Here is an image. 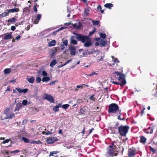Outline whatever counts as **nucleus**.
<instances>
[{"label": "nucleus", "mask_w": 157, "mask_h": 157, "mask_svg": "<svg viewBox=\"0 0 157 157\" xmlns=\"http://www.w3.org/2000/svg\"><path fill=\"white\" fill-rule=\"evenodd\" d=\"M136 149L135 148L132 147L129 149L128 151V157H133L136 154Z\"/></svg>", "instance_id": "obj_7"}, {"label": "nucleus", "mask_w": 157, "mask_h": 157, "mask_svg": "<svg viewBox=\"0 0 157 157\" xmlns=\"http://www.w3.org/2000/svg\"><path fill=\"white\" fill-rule=\"evenodd\" d=\"M63 45H64L66 46H67L68 43V40H65L63 41Z\"/></svg>", "instance_id": "obj_44"}, {"label": "nucleus", "mask_w": 157, "mask_h": 157, "mask_svg": "<svg viewBox=\"0 0 157 157\" xmlns=\"http://www.w3.org/2000/svg\"><path fill=\"white\" fill-rule=\"evenodd\" d=\"M56 49H55L54 50H52L51 51L52 52L51 54V55L52 56H53L56 53Z\"/></svg>", "instance_id": "obj_45"}, {"label": "nucleus", "mask_w": 157, "mask_h": 157, "mask_svg": "<svg viewBox=\"0 0 157 157\" xmlns=\"http://www.w3.org/2000/svg\"><path fill=\"white\" fill-rule=\"evenodd\" d=\"M99 22V21L97 20L93 21H92V22L94 25H98Z\"/></svg>", "instance_id": "obj_40"}, {"label": "nucleus", "mask_w": 157, "mask_h": 157, "mask_svg": "<svg viewBox=\"0 0 157 157\" xmlns=\"http://www.w3.org/2000/svg\"><path fill=\"white\" fill-rule=\"evenodd\" d=\"M16 29V27L14 26H12L11 27V29L12 31H14Z\"/></svg>", "instance_id": "obj_57"}, {"label": "nucleus", "mask_w": 157, "mask_h": 157, "mask_svg": "<svg viewBox=\"0 0 157 157\" xmlns=\"http://www.w3.org/2000/svg\"><path fill=\"white\" fill-rule=\"evenodd\" d=\"M95 30H96V29L94 28L93 30L92 31L90 32H89V35L90 36H91L92 35H93L94 33V32H95Z\"/></svg>", "instance_id": "obj_42"}, {"label": "nucleus", "mask_w": 157, "mask_h": 157, "mask_svg": "<svg viewBox=\"0 0 157 157\" xmlns=\"http://www.w3.org/2000/svg\"><path fill=\"white\" fill-rule=\"evenodd\" d=\"M8 12L10 13H14V12H18L19 11V9L18 8L14 7L13 8L8 9Z\"/></svg>", "instance_id": "obj_15"}, {"label": "nucleus", "mask_w": 157, "mask_h": 157, "mask_svg": "<svg viewBox=\"0 0 157 157\" xmlns=\"http://www.w3.org/2000/svg\"><path fill=\"white\" fill-rule=\"evenodd\" d=\"M61 30V29H59L58 30H56V31H54L53 32V34L54 35H56L57 33L59 32V30Z\"/></svg>", "instance_id": "obj_58"}, {"label": "nucleus", "mask_w": 157, "mask_h": 157, "mask_svg": "<svg viewBox=\"0 0 157 157\" xmlns=\"http://www.w3.org/2000/svg\"><path fill=\"white\" fill-rule=\"evenodd\" d=\"M71 60L70 59L69 60H68L67 62H66L63 65L65 66L66 65H67L68 63L70 61H71Z\"/></svg>", "instance_id": "obj_61"}, {"label": "nucleus", "mask_w": 157, "mask_h": 157, "mask_svg": "<svg viewBox=\"0 0 157 157\" xmlns=\"http://www.w3.org/2000/svg\"><path fill=\"white\" fill-rule=\"evenodd\" d=\"M154 126L153 125H150V126L146 129L147 131L145 132L146 133L151 134L153 133V130L154 129Z\"/></svg>", "instance_id": "obj_12"}, {"label": "nucleus", "mask_w": 157, "mask_h": 157, "mask_svg": "<svg viewBox=\"0 0 157 157\" xmlns=\"http://www.w3.org/2000/svg\"><path fill=\"white\" fill-rule=\"evenodd\" d=\"M23 12L27 15H29L30 12V10L29 8L26 7L23 10Z\"/></svg>", "instance_id": "obj_24"}, {"label": "nucleus", "mask_w": 157, "mask_h": 157, "mask_svg": "<svg viewBox=\"0 0 157 157\" xmlns=\"http://www.w3.org/2000/svg\"><path fill=\"white\" fill-rule=\"evenodd\" d=\"M56 60L55 59H54L50 63V65L51 67H52L56 64Z\"/></svg>", "instance_id": "obj_25"}, {"label": "nucleus", "mask_w": 157, "mask_h": 157, "mask_svg": "<svg viewBox=\"0 0 157 157\" xmlns=\"http://www.w3.org/2000/svg\"><path fill=\"white\" fill-rule=\"evenodd\" d=\"M11 71L10 68H6L4 69V72L5 74H9L10 73Z\"/></svg>", "instance_id": "obj_28"}, {"label": "nucleus", "mask_w": 157, "mask_h": 157, "mask_svg": "<svg viewBox=\"0 0 157 157\" xmlns=\"http://www.w3.org/2000/svg\"><path fill=\"white\" fill-rule=\"evenodd\" d=\"M42 75L44 76H46L48 75L47 73L45 71H42Z\"/></svg>", "instance_id": "obj_50"}, {"label": "nucleus", "mask_w": 157, "mask_h": 157, "mask_svg": "<svg viewBox=\"0 0 157 157\" xmlns=\"http://www.w3.org/2000/svg\"><path fill=\"white\" fill-rule=\"evenodd\" d=\"M113 62H114L116 63H119V61L118 60V59L117 58H115L113 60Z\"/></svg>", "instance_id": "obj_59"}, {"label": "nucleus", "mask_w": 157, "mask_h": 157, "mask_svg": "<svg viewBox=\"0 0 157 157\" xmlns=\"http://www.w3.org/2000/svg\"><path fill=\"white\" fill-rule=\"evenodd\" d=\"M53 110L55 112L58 111H59V107L56 105L54 107Z\"/></svg>", "instance_id": "obj_41"}, {"label": "nucleus", "mask_w": 157, "mask_h": 157, "mask_svg": "<svg viewBox=\"0 0 157 157\" xmlns=\"http://www.w3.org/2000/svg\"><path fill=\"white\" fill-rule=\"evenodd\" d=\"M28 104V101L26 99H25L23 100L22 104L23 106H26Z\"/></svg>", "instance_id": "obj_37"}, {"label": "nucleus", "mask_w": 157, "mask_h": 157, "mask_svg": "<svg viewBox=\"0 0 157 157\" xmlns=\"http://www.w3.org/2000/svg\"><path fill=\"white\" fill-rule=\"evenodd\" d=\"M22 106L20 102L17 103L16 104V108L14 109V111H18Z\"/></svg>", "instance_id": "obj_20"}, {"label": "nucleus", "mask_w": 157, "mask_h": 157, "mask_svg": "<svg viewBox=\"0 0 157 157\" xmlns=\"http://www.w3.org/2000/svg\"><path fill=\"white\" fill-rule=\"evenodd\" d=\"M58 153V152L55 151H51L50 152V154L49 155V156L50 157L51 156H53L54 155V154H56Z\"/></svg>", "instance_id": "obj_36"}, {"label": "nucleus", "mask_w": 157, "mask_h": 157, "mask_svg": "<svg viewBox=\"0 0 157 157\" xmlns=\"http://www.w3.org/2000/svg\"><path fill=\"white\" fill-rule=\"evenodd\" d=\"M20 38H21L20 36L18 35L16 37V39L17 40H18L20 39Z\"/></svg>", "instance_id": "obj_64"}, {"label": "nucleus", "mask_w": 157, "mask_h": 157, "mask_svg": "<svg viewBox=\"0 0 157 157\" xmlns=\"http://www.w3.org/2000/svg\"><path fill=\"white\" fill-rule=\"evenodd\" d=\"M22 140L24 141L26 143H29L30 142L29 139L26 138L25 137H22Z\"/></svg>", "instance_id": "obj_31"}, {"label": "nucleus", "mask_w": 157, "mask_h": 157, "mask_svg": "<svg viewBox=\"0 0 157 157\" xmlns=\"http://www.w3.org/2000/svg\"><path fill=\"white\" fill-rule=\"evenodd\" d=\"M146 138L144 136H140V142L144 144H145L146 141Z\"/></svg>", "instance_id": "obj_18"}, {"label": "nucleus", "mask_w": 157, "mask_h": 157, "mask_svg": "<svg viewBox=\"0 0 157 157\" xmlns=\"http://www.w3.org/2000/svg\"><path fill=\"white\" fill-rule=\"evenodd\" d=\"M100 44L101 47L105 46L106 44V42L103 40H101L100 42Z\"/></svg>", "instance_id": "obj_27"}, {"label": "nucleus", "mask_w": 157, "mask_h": 157, "mask_svg": "<svg viewBox=\"0 0 157 157\" xmlns=\"http://www.w3.org/2000/svg\"><path fill=\"white\" fill-rule=\"evenodd\" d=\"M130 127L128 125H121L117 128L118 133L121 136L124 137L128 132Z\"/></svg>", "instance_id": "obj_3"}, {"label": "nucleus", "mask_w": 157, "mask_h": 157, "mask_svg": "<svg viewBox=\"0 0 157 157\" xmlns=\"http://www.w3.org/2000/svg\"><path fill=\"white\" fill-rule=\"evenodd\" d=\"M56 81H53L50 82L49 84L50 85L54 84H55Z\"/></svg>", "instance_id": "obj_63"}, {"label": "nucleus", "mask_w": 157, "mask_h": 157, "mask_svg": "<svg viewBox=\"0 0 157 157\" xmlns=\"http://www.w3.org/2000/svg\"><path fill=\"white\" fill-rule=\"evenodd\" d=\"M4 113L6 115L5 119H12L15 116L14 114L11 113L10 109L8 108H6Z\"/></svg>", "instance_id": "obj_6"}, {"label": "nucleus", "mask_w": 157, "mask_h": 157, "mask_svg": "<svg viewBox=\"0 0 157 157\" xmlns=\"http://www.w3.org/2000/svg\"><path fill=\"white\" fill-rule=\"evenodd\" d=\"M91 53H92L91 52L89 51L88 50H86L85 52L82 53V54L84 56H86L89 55Z\"/></svg>", "instance_id": "obj_34"}, {"label": "nucleus", "mask_w": 157, "mask_h": 157, "mask_svg": "<svg viewBox=\"0 0 157 157\" xmlns=\"http://www.w3.org/2000/svg\"><path fill=\"white\" fill-rule=\"evenodd\" d=\"M86 110L85 107H83L82 108H81L79 111V113L81 115H84L86 112Z\"/></svg>", "instance_id": "obj_22"}, {"label": "nucleus", "mask_w": 157, "mask_h": 157, "mask_svg": "<svg viewBox=\"0 0 157 157\" xmlns=\"http://www.w3.org/2000/svg\"><path fill=\"white\" fill-rule=\"evenodd\" d=\"M36 81L37 83H39L41 81V78L39 77H36Z\"/></svg>", "instance_id": "obj_47"}, {"label": "nucleus", "mask_w": 157, "mask_h": 157, "mask_svg": "<svg viewBox=\"0 0 157 157\" xmlns=\"http://www.w3.org/2000/svg\"><path fill=\"white\" fill-rule=\"evenodd\" d=\"M28 89L27 88L26 89H21V93H23L24 94H25L27 92Z\"/></svg>", "instance_id": "obj_43"}, {"label": "nucleus", "mask_w": 157, "mask_h": 157, "mask_svg": "<svg viewBox=\"0 0 157 157\" xmlns=\"http://www.w3.org/2000/svg\"><path fill=\"white\" fill-rule=\"evenodd\" d=\"M122 68H123L122 67H117L116 69L117 70H118L119 71H115L113 73L115 78L117 79L118 81L121 82H113L112 83L115 84L119 85L121 86H124L126 84L125 77L123 73Z\"/></svg>", "instance_id": "obj_1"}, {"label": "nucleus", "mask_w": 157, "mask_h": 157, "mask_svg": "<svg viewBox=\"0 0 157 157\" xmlns=\"http://www.w3.org/2000/svg\"><path fill=\"white\" fill-rule=\"evenodd\" d=\"M100 37L103 39H105L106 37V35L105 33H100L99 34Z\"/></svg>", "instance_id": "obj_35"}, {"label": "nucleus", "mask_w": 157, "mask_h": 157, "mask_svg": "<svg viewBox=\"0 0 157 157\" xmlns=\"http://www.w3.org/2000/svg\"><path fill=\"white\" fill-rule=\"evenodd\" d=\"M37 8L35 6H33V10L36 13V12H37L38 10H37Z\"/></svg>", "instance_id": "obj_53"}, {"label": "nucleus", "mask_w": 157, "mask_h": 157, "mask_svg": "<svg viewBox=\"0 0 157 157\" xmlns=\"http://www.w3.org/2000/svg\"><path fill=\"white\" fill-rule=\"evenodd\" d=\"M20 151L19 150H17L14 151H10V153L11 154H12L14 153H18L19 152H20Z\"/></svg>", "instance_id": "obj_39"}, {"label": "nucleus", "mask_w": 157, "mask_h": 157, "mask_svg": "<svg viewBox=\"0 0 157 157\" xmlns=\"http://www.w3.org/2000/svg\"><path fill=\"white\" fill-rule=\"evenodd\" d=\"M27 80L29 82L31 83H33L34 82V78L33 77H31L30 78H27Z\"/></svg>", "instance_id": "obj_29"}, {"label": "nucleus", "mask_w": 157, "mask_h": 157, "mask_svg": "<svg viewBox=\"0 0 157 157\" xmlns=\"http://www.w3.org/2000/svg\"><path fill=\"white\" fill-rule=\"evenodd\" d=\"M121 110L119 109V106L118 105L115 103H111L109 106L108 112L109 113H115L117 112H118Z\"/></svg>", "instance_id": "obj_4"}, {"label": "nucleus", "mask_w": 157, "mask_h": 157, "mask_svg": "<svg viewBox=\"0 0 157 157\" xmlns=\"http://www.w3.org/2000/svg\"><path fill=\"white\" fill-rule=\"evenodd\" d=\"M9 13L7 10H6L2 14H0V17H5L9 15Z\"/></svg>", "instance_id": "obj_19"}, {"label": "nucleus", "mask_w": 157, "mask_h": 157, "mask_svg": "<svg viewBox=\"0 0 157 157\" xmlns=\"http://www.w3.org/2000/svg\"><path fill=\"white\" fill-rule=\"evenodd\" d=\"M121 111H119V112H118V114H117L118 116V119L120 120H124L125 118H121Z\"/></svg>", "instance_id": "obj_30"}, {"label": "nucleus", "mask_w": 157, "mask_h": 157, "mask_svg": "<svg viewBox=\"0 0 157 157\" xmlns=\"http://www.w3.org/2000/svg\"><path fill=\"white\" fill-rule=\"evenodd\" d=\"M71 24L73 25V26L74 28H76L77 29H78L80 28L79 26V25H77L76 24H73L72 23Z\"/></svg>", "instance_id": "obj_49"}, {"label": "nucleus", "mask_w": 157, "mask_h": 157, "mask_svg": "<svg viewBox=\"0 0 157 157\" xmlns=\"http://www.w3.org/2000/svg\"><path fill=\"white\" fill-rule=\"evenodd\" d=\"M97 9L98 12H100L101 10V7L100 5H98L97 7Z\"/></svg>", "instance_id": "obj_48"}, {"label": "nucleus", "mask_w": 157, "mask_h": 157, "mask_svg": "<svg viewBox=\"0 0 157 157\" xmlns=\"http://www.w3.org/2000/svg\"><path fill=\"white\" fill-rule=\"evenodd\" d=\"M69 49L70 51V54L72 56H75L76 53V48L75 46H70L69 47Z\"/></svg>", "instance_id": "obj_10"}, {"label": "nucleus", "mask_w": 157, "mask_h": 157, "mask_svg": "<svg viewBox=\"0 0 157 157\" xmlns=\"http://www.w3.org/2000/svg\"><path fill=\"white\" fill-rule=\"evenodd\" d=\"M84 45L86 47H88L92 45V43L90 40V38L89 39H88L87 40H86L85 42L84 43Z\"/></svg>", "instance_id": "obj_13"}, {"label": "nucleus", "mask_w": 157, "mask_h": 157, "mask_svg": "<svg viewBox=\"0 0 157 157\" xmlns=\"http://www.w3.org/2000/svg\"><path fill=\"white\" fill-rule=\"evenodd\" d=\"M51 134H52V133L48 130H47L45 132V134L46 135H50Z\"/></svg>", "instance_id": "obj_55"}, {"label": "nucleus", "mask_w": 157, "mask_h": 157, "mask_svg": "<svg viewBox=\"0 0 157 157\" xmlns=\"http://www.w3.org/2000/svg\"><path fill=\"white\" fill-rule=\"evenodd\" d=\"M150 150H151L153 153H155L156 152V150L152 147H150Z\"/></svg>", "instance_id": "obj_51"}, {"label": "nucleus", "mask_w": 157, "mask_h": 157, "mask_svg": "<svg viewBox=\"0 0 157 157\" xmlns=\"http://www.w3.org/2000/svg\"><path fill=\"white\" fill-rule=\"evenodd\" d=\"M104 58V56H101V57L98 60V61H102L103 59Z\"/></svg>", "instance_id": "obj_60"}, {"label": "nucleus", "mask_w": 157, "mask_h": 157, "mask_svg": "<svg viewBox=\"0 0 157 157\" xmlns=\"http://www.w3.org/2000/svg\"><path fill=\"white\" fill-rule=\"evenodd\" d=\"M13 36L11 33H7L4 37L3 39L5 40L10 39L12 38Z\"/></svg>", "instance_id": "obj_17"}, {"label": "nucleus", "mask_w": 157, "mask_h": 157, "mask_svg": "<svg viewBox=\"0 0 157 157\" xmlns=\"http://www.w3.org/2000/svg\"><path fill=\"white\" fill-rule=\"evenodd\" d=\"M94 95L93 94L90 96L89 98L90 99L93 101H95L96 100V99L94 98Z\"/></svg>", "instance_id": "obj_38"}, {"label": "nucleus", "mask_w": 157, "mask_h": 157, "mask_svg": "<svg viewBox=\"0 0 157 157\" xmlns=\"http://www.w3.org/2000/svg\"><path fill=\"white\" fill-rule=\"evenodd\" d=\"M17 17L15 16L13 18L9 19L7 21V22L11 23H14L17 20Z\"/></svg>", "instance_id": "obj_16"}, {"label": "nucleus", "mask_w": 157, "mask_h": 157, "mask_svg": "<svg viewBox=\"0 0 157 157\" xmlns=\"http://www.w3.org/2000/svg\"><path fill=\"white\" fill-rule=\"evenodd\" d=\"M4 151L7 155H9V153H10V151L6 150H4Z\"/></svg>", "instance_id": "obj_62"}, {"label": "nucleus", "mask_w": 157, "mask_h": 157, "mask_svg": "<svg viewBox=\"0 0 157 157\" xmlns=\"http://www.w3.org/2000/svg\"><path fill=\"white\" fill-rule=\"evenodd\" d=\"M89 9H85L84 10V15L86 16H87L89 13Z\"/></svg>", "instance_id": "obj_33"}, {"label": "nucleus", "mask_w": 157, "mask_h": 157, "mask_svg": "<svg viewBox=\"0 0 157 157\" xmlns=\"http://www.w3.org/2000/svg\"><path fill=\"white\" fill-rule=\"evenodd\" d=\"M50 79L48 77H44L42 78V81L43 82H47L49 81Z\"/></svg>", "instance_id": "obj_26"}, {"label": "nucleus", "mask_w": 157, "mask_h": 157, "mask_svg": "<svg viewBox=\"0 0 157 157\" xmlns=\"http://www.w3.org/2000/svg\"><path fill=\"white\" fill-rule=\"evenodd\" d=\"M16 90L19 93H21V89L19 88H16Z\"/></svg>", "instance_id": "obj_56"}, {"label": "nucleus", "mask_w": 157, "mask_h": 157, "mask_svg": "<svg viewBox=\"0 0 157 157\" xmlns=\"http://www.w3.org/2000/svg\"><path fill=\"white\" fill-rule=\"evenodd\" d=\"M10 141V140L9 139H7L6 140H4L3 142L2 143L3 144H5L6 143H8Z\"/></svg>", "instance_id": "obj_54"}, {"label": "nucleus", "mask_w": 157, "mask_h": 157, "mask_svg": "<svg viewBox=\"0 0 157 157\" xmlns=\"http://www.w3.org/2000/svg\"><path fill=\"white\" fill-rule=\"evenodd\" d=\"M74 34L76 36V38L77 40L78 41H81L82 43L85 42L86 40L89 39V37L88 36L77 33H75Z\"/></svg>", "instance_id": "obj_5"}, {"label": "nucleus", "mask_w": 157, "mask_h": 157, "mask_svg": "<svg viewBox=\"0 0 157 157\" xmlns=\"http://www.w3.org/2000/svg\"><path fill=\"white\" fill-rule=\"evenodd\" d=\"M56 44V41L54 40H52L51 41L48 43V45L49 47L53 46L55 45Z\"/></svg>", "instance_id": "obj_21"}, {"label": "nucleus", "mask_w": 157, "mask_h": 157, "mask_svg": "<svg viewBox=\"0 0 157 157\" xmlns=\"http://www.w3.org/2000/svg\"><path fill=\"white\" fill-rule=\"evenodd\" d=\"M153 143L156 144H157V137H154L153 140Z\"/></svg>", "instance_id": "obj_46"}, {"label": "nucleus", "mask_w": 157, "mask_h": 157, "mask_svg": "<svg viewBox=\"0 0 157 157\" xmlns=\"http://www.w3.org/2000/svg\"><path fill=\"white\" fill-rule=\"evenodd\" d=\"M113 4L110 3H107L104 5V6L107 8L109 9H111V8L113 7Z\"/></svg>", "instance_id": "obj_23"}, {"label": "nucleus", "mask_w": 157, "mask_h": 157, "mask_svg": "<svg viewBox=\"0 0 157 157\" xmlns=\"http://www.w3.org/2000/svg\"><path fill=\"white\" fill-rule=\"evenodd\" d=\"M75 38V36H71L70 40V43L71 44L76 45L78 44L76 40L74 39Z\"/></svg>", "instance_id": "obj_14"}, {"label": "nucleus", "mask_w": 157, "mask_h": 157, "mask_svg": "<svg viewBox=\"0 0 157 157\" xmlns=\"http://www.w3.org/2000/svg\"><path fill=\"white\" fill-rule=\"evenodd\" d=\"M70 106V105L68 104H64L62 106V108L65 109H67L68 107Z\"/></svg>", "instance_id": "obj_32"}, {"label": "nucleus", "mask_w": 157, "mask_h": 157, "mask_svg": "<svg viewBox=\"0 0 157 157\" xmlns=\"http://www.w3.org/2000/svg\"><path fill=\"white\" fill-rule=\"evenodd\" d=\"M76 87L77 88L79 89L80 88H81V89H82L83 87V84L81 85H77L76 86Z\"/></svg>", "instance_id": "obj_52"}, {"label": "nucleus", "mask_w": 157, "mask_h": 157, "mask_svg": "<svg viewBox=\"0 0 157 157\" xmlns=\"http://www.w3.org/2000/svg\"><path fill=\"white\" fill-rule=\"evenodd\" d=\"M117 147L113 144L109 145L107 148V151L106 156L108 157L116 156L117 155Z\"/></svg>", "instance_id": "obj_2"}, {"label": "nucleus", "mask_w": 157, "mask_h": 157, "mask_svg": "<svg viewBox=\"0 0 157 157\" xmlns=\"http://www.w3.org/2000/svg\"><path fill=\"white\" fill-rule=\"evenodd\" d=\"M42 16V15L41 14H37L36 17V19H35L33 20V22L35 24H37L40 20V19Z\"/></svg>", "instance_id": "obj_11"}, {"label": "nucleus", "mask_w": 157, "mask_h": 157, "mask_svg": "<svg viewBox=\"0 0 157 157\" xmlns=\"http://www.w3.org/2000/svg\"><path fill=\"white\" fill-rule=\"evenodd\" d=\"M44 99L48 100L51 103L54 102V100L53 97L49 94H45L44 95Z\"/></svg>", "instance_id": "obj_9"}, {"label": "nucleus", "mask_w": 157, "mask_h": 157, "mask_svg": "<svg viewBox=\"0 0 157 157\" xmlns=\"http://www.w3.org/2000/svg\"><path fill=\"white\" fill-rule=\"evenodd\" d=\"M58 140V139L56 137H52L48 138L47 140V143L48 144H51L54 143L55 141Z\"/></svg>", "instance_id": "obj_8"}]
</instances>
